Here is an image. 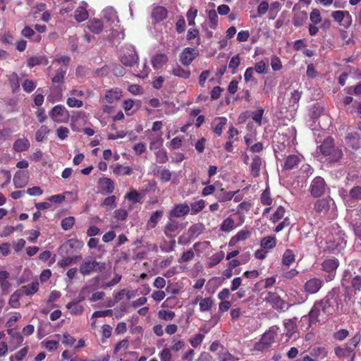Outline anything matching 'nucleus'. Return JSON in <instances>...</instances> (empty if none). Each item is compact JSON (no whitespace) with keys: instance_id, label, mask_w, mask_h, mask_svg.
Instances as JSON below:
<instances>
[{"instance_id":"57","label":"nucleus","mask_w":361,"mask_h":361,"mask_svg":"<svg viewBox=\"0 0 361 361\" xmlns=\"http://www.w3.org/2000/svg\"><path fill=\"white\" fill-rule=\"evenodd\" d=\"M101 206L108 207L111 209L116 207V197L114 195L108 196L101 204Z\"/></svg>"},{"instance_id":"21","label":"nucleus","mask_w":361,"mask_h":361,"mask_svg":"<svg viewBox=\"0 0 361 361\" xmlns=\"http://www.w3.org/2000/svg\"><path fill=\"white\" fill-rule=\"evenodd\" d=\"M122 97V91L119 88H112L105 92L104 102L108 104H113L118 101Z\"/></svg>"},{"instance_id":"10","label":"nucleus","mask_w":361,"mask_h":361,"mask_svg":"<svg viewBox=\"0 0 361 361\" xmlns=\"http://www.w3.org/2000/svg\"><path fill=\"white\" fill-rule=\"evenodd\" d=\"M339 266V262L336 258L325 259L322 264V269L329 274L326 276V281H331L336 275V271Z\"/></svg>"},{"instance_id":"60","label":"nucleus","mask_w":361,"mask_h":361,"mask_svg":"<svg viewBox=\"0 0 361 361\" xmlns=\"http://www.w3.org/2000/svg\"><path fill=\"white\" fill-rule=\"evenodd\" d=\"M285 215V209L282 206H279L275 212L272 214L271 220L273 223H276L281 220Z\"/></svg>"},{"instance_id":"48","label":"nucleus","mask_w":361,"mask_h":361,"mask_svg":"<svg viewBox=\"0 0 361 361\" xmlns=\"http://www.w3.org/2000/svg\"><path fill=\"white\" fill-rule=\"evenodd\" d=\"M111 168L113 169L114 173L118 176L128 175L131 173V169L128 166L116 164L112 166Z\"/></svg>"},{"instance_id":"17","label":"nucleus","mask_w":361,"mask_h":361,"mask_svg":"<svg viewBox=\"0 0 361 361\" xmlns=\"http://www.w3.org/2000/svg\"><path fill=\"white\" fill-rule=\"evenodd\" d=\"M335 354L337 357L349 358L350 361H354L355 353L354 348H351L350 345H346L345 348L336 347L334 348Z\"/></svg>"},{"instance_id":"31","label":"nucleus","mask_w":361,"mask_h":361,"mask_svg":"<svg viewBox=\"0 0 361 361\" xmlns=\"http://www.w3.org/2000/svg\"><path fill=\"white\" fill-rule=\"evenodd\" d=\"M172 74L181 78L188 79L190 77L191 73L188 68H183L176 64L172 68Z\"/></svg>"},{"instance_id":"16","label":"nucleus","mask_w":361,"mask_h":361,"mask_svg":"<svg viewBox=\"0 0 361 361\" xmlns=\"http://www.w3.org/2000/svg\"><path fill=\"white\" fill-rule=\"evenodd\" d=\"M190 212V206L187 204H178L169 213V218H180L188 215Z\"/></svg>"},{"instance_id":"42","label":"nucleus","mask_w":361,"mask_h":361,"mask_svg":"<svg viewBox=\"0 0 361 361\" xmlns=\"http://www.w3.org/2000/svg\"><path fill=\"white\" fill-rule=\"evenodd\" d=\"M50 130L46 125H42L35 133V140L37 142H42L49 133Z\"/></svg>"},{"instance_id":"51","label":"nucleus","mask_w":361,"mask_h":361,"mask_svg":"<svg viewBox=\"0 0 361 361\" xmlns=\"http://www.w3.org/2000/svg\"><path fill=\"white\" fill-rule=\"evenodd\" d=\"M176 246V240L172 238L169 241L164 240L160 244V249L164 252H170L174 250Z\"/></svg>"},{"instance_id":"32","label":"nucleus","mask_w":361,"mask_h":361,"mask_svg":"<svg viewBox=\"0 0 361 361\" xmlns=\"http://www.w3.org/2000/svg\"><path fill=\"white\" fill-rule=\"evenodd\" d=\"M30 146V142L27 138H20L13 143V148L16 152H21L26 151Z\"/></svg>"},{"instance_id":"36","label":"nucleus","mask_w":361,"mask_h":361,"mask_svg":"<svg viewBox=\"0 0 361 361\" xmlns=\"http://www.w3.org/2000/svg\"><path fill=\"white\" fill-rule=\"evenodd\" d=\"M20 290H21L22 294L24 293L26 295H32L38 291L39 283L37 281L32 282L22 286Z\"/></svg>"},{"instance_id":"12","label":"nucleus","mask_w":361,"mask_h":361,"mask_svg":"<svg viewBox=\"0 0 361 361\" xmlns=\"http://www.w3.org/2000/svg\"><path fill=\"white\" fill-rule=\"evenodd\" d=\"M323 283V281L319 278H311L305 283L304 291L308 294L317 293L322 287Z\"/></svg>"},{"instance_id":"44","label":"nucleus","mask_w":361,"mask_h":361,"mask_svg":"<svg viewBox=\"0 0 361 361\" xmlns=\"http://www.w3.org/2000/svg\"><path fill=\"white\" fill-rule=\"evenodd\" d=\"M22 295L20 290H16L10 297L8 304L12 308H18L20 307V298Z\"/></svg>"},{"instance_id":"53","label":"nucleus","mask_w":361,"mask_h":361,"mask_svg":"<svg viewBox=\"0 0 361 361\" xmlns=\"http://www.w3.org/2000/svg\"><path fill=\"white\" fill-rule=\"evenodd\" d=\"M207 15L209 21V27L212 29H216L219 22L216 11L215 10H209Z\"/></svg>"},{"instance_id":"19","label":"nucleus","mask_w":361,"mask_h":361,"mask_svg":"<svg viewBox=\"0 0 361 361\" xmlns=\"http://www.w3.org/2000/svg\"><path fill=\"white\" fill-rule=\"evenodd\" d=\"M168 16L167 9L162 6H157L153 8L151 17L154 23H159L165 20Z\"/></svg>"},{"instance_id":"37","label":"nucleus","mask_w":361,"mask_h":361,"mask_svg":"<svg viewBox=\"0 0 361 361\" xmlns=\"http://www.w3.org/2000/svg\"><path fill=\"white\" fill-rule=\"evenodd\" d=\"M307 19V13L305 11H300L293 16V23L295 27H298L302 26Z\"/></svg>"},{"instance_id":"4","label":"nucleus","mask_w":361,"mask_h":361,"mask_svg":"<svg viewBox=\"0 0 361 361\" xmlns=\"http://www.w3.org/2000/svg\"><path fill=\"white\" fill-rule=\"evenodd\" d=\"M320 153L324 156H332V158H342L343 156L342 149L336 147L332 137L326 138L319 147Z\"/></svg>"},{"instance_id":"35","label":"nucleus","mask_w":361,"mask_h":361,"mask_svg":"<svg viewBox=\"0 0 361 361\" xmlns=\"http://www.w3.org/2000/svg\"><path fill=\"white\" fill-rule=\"evenodd\" d=\"M103 27L102 21L99 19H92L87 23V27L94 34L100 33L103 30Z\"/></svg>"},{"instance_id":"3","label":"nucleus","mask_w":361,"mask_h":361,"mask_svg":"<svg viewBox=\"0 0 361 361\" xmlns=\"http://www.w3.org/2000/svg\"><path fill=\"white\" fill-rule=\"evenodd\" d=\"M105 263L97 261L92 257L85 258L81 263L79 271L83 276H90L92 273H100L105 269Z\"/></svg>"},{"instance_id":"54","label":"nucleus","mask_w":361,"mask_h":361,"mask_svg":"<svg viewBox=\"0 0 361 361\" xmlns=\"http://www.w3.org/2000/svg\"><path fill=\"white\" fill-rule=\"evenodd\" d=\"M9 84L13 92H17L20 89L19 78L17 73H13L9 78Z\"/></svg>"},{"instance_id":"8","label":"nucleus","mask_w":361,"mask_h":361,"mask_svg":"<svg viewBox=\"0 0 361 361\" xmlns=\"http://www.w3.org/2000/svg\"><path fill=\"white\" fill-rule=\"evenodd\" d=\"M275 336L276 333L272 330L265 332L261 339L255 343V350L262 352L267 350L274 342Z\"/></svg>"},{"instance_id":"11","label":"nucleus","mask_w":361,"mask_h":361,"mask_svg":"<svg viewBox=\"0 0 361 361\" xmlns=\"http://www.w3.org/2000/svg\"><path fill=\"white\" fill-rule=\"evenodd\" d=\"M199 52L194 48L186 47L180 54V61L185 66H188L198 56Z\"/></svg>"},{"instance_id":"43","label":"nucleus","mask_w":361,"mask_h":361,"mask_svg":"<svg viewBox=\"0 0 361 361\" xmlns=\"http://www.w3.org/2000/svg\"><path fill=\"white\" fill-rule=\"evenodd\" d=\"M295 259V255L291 250H286L282 256V263L286 267H289Z\"/></svg>"},{"instance_id":"49","label":"nucleus","mask_w":361,"mask_h":361,"mask_svg":"<svg viewBox=\"0 0 361 361\" xmlns=\"http://www.w3.org/2000/svg\"><path fill=\"white\" fill-rule=\"evenodd\" d=\"M124 197L126 200H128L133 203H137L140 202L142 196L137 190H131L130 192L125 195Z\"/></svg>"},{"instance_id":"39","label":"nucleus","mask_w":361,"mask_h":361,"mask_svg":"<svg viewBox=\"0 0 361 361\" xmlns=\"http://www.w3.org/2000/svg\"><path fill=\"white\" fill-rule=\"evenodd\" d=\"M88 16L89 13L87 9L83 6H79L75 11L74 17L78 23H81L86 20L88 18Z\"/></svg>"},{"instance_id":"62","label":"nucleus","mask_w":361,"mask_h":361,"mask_svg":"<svg viewBox=\"0 0 361 361\" xmlns=\"http://www.w3.org/2000/svg\"><path fill=\"white\" fill-rule=\"evenodd\" d=\"M310 19L314 24H319L322 22V16L319 9L314 8L310 14Z\"/></svg>"},{"instance_id":"47","label":"nucleus","mask_w":361,"mask_h":361,"mask_svg":"<svg viewBox=\"0 0 361 361\" xmlns=\"http://www.w3.org/2000/svg\"><path fill=\"white\" fill-rule=\"evenodd\" d=\"M276 245V239L275 237L267 236L262 239L261 246L265 249H272Z\"/></svg>"},{"instance_id":"1","label":"nucleus","mask_w":361,"mask_h":361,"mask_svg":"<svg viewBox=\"0 0 361 361\" xmlns=\"http://www.w3.org/2000/svg\"><path fill=\"white\" fill-rule=\"evenodd\" d=\"M339 299L334 295H328L322 300L316 302L308 315L303 316L302 321H308L309 326L312 327L317 323L325 322L329 315L340 310Z\"/></svg>"},{"instance_id":"52","label":"nucleus","mask_w":361,"mask_h":361,"mask_svg":"<svg viewBox=\"0 0 361 361\" xmlns=\"http://www.w3.org/2000/svg\"><path fill=\"white\" fill-rule=\"evenodd\" d=\"M204 338V334L198 333L192 336L189 339V343L193 348L199 347Z\"/></svg>"},{"instance_id":"7","label":"nucleus","mask_w":361,"mask_h":361,"mask_svg":"<svg viewBox=\"0 0 361 361\" xmlns=\"http://www.w3.org/2000/svg\"><path fill=\"white\" fill-rule=\"evenodd\" d=\"M49 115L54 122L58 123H67L69 119L68 111L61 104L54 106Z\"/></svg>"},{"instance_id":"18","label":"nucleus","mask_w":361,"mask_h":361,"mask_svg":"<svg viewBox=\"0 0 361 361\" xmlns=\"http://www.w3.org/2000/svg\"><path fill=\"white\" fill-rule=\"evenodd\" d=\"M98 187L99 191L103 195H109L114 190V183L109 178H102L99 180Z\"/></svg>"},{"instance_id":"40","label":"nucleus","mask_w":361,"mask_h":361,"mask_svg":"<svg viewBox=\"0 0 361 361\" xmlns=\"http://www.w3.org/2000/svg\"><path fill=\"white\" fill-rule=\"evenodd\" d=\"M66 308L68 309L72 314L78 315L81 314L84 311L82 305L79 304V301L71 302L66 305Z\"/></svg>"},{"instance_id":"64","label":"nucleus","mask_w":361,"mask_h":361,"mask_svg":"<svg viewBox=\"0 0 361 361\" xmlns=\"http://www.w3.org/2000/svg\"><path fill=\"white\" fill-rule=\"evenodd\" d=\"M219 359L220 361H235L237 360L226 350H222V352L219 355Z\"/></svg>"},{"instance_id":"45","label":"nucleus","mask_w":361,"mask_h":361,"mask_svg":"<svg viewBox=\"0 0 361 361\" xmlns=\"http://www.w3.org/2000/svg\"><path fill=\"white\" fill-rule=\"evenodd\" d=\"M250 235V232L247 230H241L239 232L237 233V234L233 236L231 240L230 244L231 245H235L236 243L245 240L247 239Z\"/></svg>"},{"instance_id":"13","label":"nucleus","mask_w":361,"mask_h":361,"mask_svg":"<svg viewBox=\"0 0 361 361\" xmlns=\"http://www.w3.org/2000/svg\"><path fill=\"white\" fill-rule=\"evenodd\" d=\"M334 20L345 27H349L352 23V17L347 11H335L331 13Z\"/></svg>"},{"instance_id":"56","label":"nucleus","mask_w":361,"mask_h":361,"mask_svg":"<svg viewBox=\"0 0 361 361\" xmlns=\"http://www.w3.org/2000/svg\"><path fill=\"white\" fill-rule=\"evenodd\" d=\"M353 97L351 96H345L343 99V105L345 107V110L348 114H353L355 112V106H350V104L353 102Z\"/></svg>"},{"instance_id":"29","label":"nucleus","mask_w":361,"mask_h":361,"mask_svg":"<svg viewBox=\"0 0 361 361\" xmlns=\"http://www.w3.org/2000/svg\"><path fill=\"white\" fill-rule=\"evenodd\" d=\"M205 230V226L202 223H197L192 225L188 231L190 238H195L200 235Z\"/></svg>"},{"instance_id":"61","label":"nucleus","mask_w":361,"mask_h":361,"mask_svg":"<svg viewBox=\"0 0 361 361\" xmlns=\"http://www.w3.org/2000/svg\"><path fill=\"white\" fill-rule=\"evenodd\" d=\"M75 218L73 216H68L61 221V227L64 231L70 230L75 224Z\"/></svg>"},{"instance_id":"20","label":"nucleus","mask_w":361,"mask_h":361,"mask_svg":"<svg viewBox=\"0 0 361 361\" xmlns=\"http://www.w3.org/2000/svg\"><path fill=\"white\" fill-rule=\"evenodd\" d=\"M7 334L11 336L10 345L12 347L11 350L17 349L23 343V336L18 331L12 329L7 330Z\"/></svg>"},{"instance_id":"46","label":"nucleus","mask_w":361,"mask_h":361,"mask_svg":"<svg viewBox=\"0 0 361 361\" xmlns=\"http://www.w3.org/2000/svg\"><path fill=\"white\" fill-rule=\"evenodd\" d=\"M205 204L206 202L202 199L192 202L190 206L191 208V214L195 215L201 212L204 208Z\"/></svg>"},{"instance_id":"50","label":"nucleus","mask_w":361,"mask_h":361,"mask_svg":"<svg viewBox=\"0 0 361 361\" xmlns=\"http://www.w3.org/2000/svg\"><path fill=\"white\" fill-rule=\"evenodd\" d=\"M221 230L224 232H229L235 228L234 220L231 217L225 219L221 224Z\"/></svg>"},{"instance_id":"6","label":"nucleus","mask_w":361,"mask_h":361,"mask_svg":"<svg viewBox=\"0 0 361 361\" xmlns=\"http://www.w3.org/2000/svg\"><path fill=\"white\" fill-rule=\"evenodd\" d=\"M139 56L133 47H127L120 55V61L126 67H135L137 63Z\"/></svg>"},{"instance_id":"41","label":"nucleus","mask_w":361,"mask_h":361,"mask_svg":"<svg viewBox=\"0 0 361 361\" xmlns=\"http://www.w3.org/2000/svg\"><path fill=\"white\" fill-rule=\"evenodd\" d=\"M196 300H200V310L202 312L209 311L213 305V301L211 298H200L197 296Z\"/></svg>"},{"instance_id":"58","label":"nucleus","mask_w":361,"mask_h":361,"mask_svg":"<svg viewBox=\"0 0 361 361\" xmlns=\"http://www.w3.org/2000/svg\"><path fill=\"white\" fill-rule=\"evenodd\" d=\"M185 347V343L183 341L178 339L176 338H173L171 341V345L170 347V351L173 350L174 352H178L180 350L183 349Z\"/></svg>"},{"instance_id":"38","label":"nucleus","mask_w":361,"mask_h":361,"mask_svg":"<svg viewBox=\"0 0 361 361\" xmlns=\"http://www.w3.org/2000/svg\"><path fill=\"white\" fill-rule=\"evenodd\" d=\"M10 274L7 271L0 270V287L3 291H6L11 287V284L8 281Z\"/></svg>"},{"instance_id":"9","label":"nucleus","mask_w":361,"mask_h":361,"mask_svg":"<svg viewBox=\"0 0 361 361\" xmlns=\"http://www.w3.org/2000/svg\"><path fill=\"white\" fill-rule=\"evenodd\" d=\"M326 189V184L323 178L317 176L314 178L310 187L311 195L314 197H318L323 195Z\"/></svg>"},{"instance_id":"63","label":"nucleus","mask_w":361,"mask_h":361,"mask_svg":"<svg viewBox=\"0 0 361 361\" xmlns=\"http://www.w3.org/2000/svg\"><path fill=\"white\" fill-rule=\"evenodd\" d=\"M160 361H173L169 348H165L159 353Z\"/></svg>"},{"instance_id":"14","label":"nucleus","mask_w":361,"mask_h":361,"mask_svg":"<svg viewBox=\"0 0 361 361\" xmlns=\"http://www.w3.org/2000/svg\"><path fill=\"white\" fill-rule=\"evenodd\" d=\"M265 300L271 304L272 307L276 310H283L286 306L285 302L275 292L269 291L265 298Z\"/></svg>"},{"instance_id":"28","label":"nucleus","mask_w":361,"mask_h":361,"mask_svg":"<svg viewBox=\"0 0 361 361\" xmlns=\"http://www.w3.org/2000/svg\"><path fill=\"white\" fill-rule=\"evenodd\" d=\"M13 183L16 188H22L25 187L27 183V176L22 171H18L13 177Z\"/></svg>"},{"instance_id":"2","label":"nucleus","mask_w":361,"mask_h":361,"mask_svg":"<svg viewBox=\"0 0 361 361\" xmlns=\"http://www.w3.org/2000/svg\"><path fill=\"white\" fill-rule=\"evenodd\" d=\"M70 61L71 58L67 56H60L52 61L49 66V75L55 86L59 87L63 83Z\"/></svg>"},{"instance_id":"27","label":"nucleus","mask_w":361,"mask_h":361,"mask_svg":"<svg viewBox=\"0 0 361 361\" xmlns=\"http://www.w3.org/2000/svg\"><path fill=\"white\" fill-rule=\"evenodd\" d=\"M168 61V56L164 54H157L152 59V64L154 69H159Z\"/></svg>"},{"instance_id":"24","label":"nucleus","mask_w":361,"mask_h":361,"mask_svg":"<svg viewBox=\"0 0 361 361\" xmlns=\"http://www.w3.org/2000/svg\"><path fill=\"white\" fill-rule=\"evenodd\" d=\"M63 258L59 260L57 263L58 266L61 268H65L68 266L72 265L73 264H75L77 262L82 259V255H68L63 257Z\"/></svg>"},{"instance_id":"33","label":"nucleus","mask_w":361,"mask_h":361,"mask_svg":"<svg viewBox=\"0 0 361 361\" xmlns=\"http://www.w3.org/2000/svg\"><path fill=\"white\" fill-rule=\"evenodd\" d=\"M164 212L162 210H157L150 216L149 219L148 220L147 223V226L148 228H154L157 225L159 220L163 216Z\"/></svg>"},{"instance_id":"26","label":"nucleus","mask_w":361,"mask_h":361,"mask_svg":"<svg viewBox=\"0 0 361 361\" xmlns=\"http://www.w3.org/2000/svg\"><path fill=\"white\" fill-rule=\"evenodd\" d=\"M236 192L237 191H226L224 188H221L217 191L216 197L219 202H225L231 200Z\"/></svg>"},{"instance_id":"55","label":"nucleus","mask_w":361,"mask_h":361,"mask_svg":"<svg viewBox=\"0 0 361 361\" xmlns=\"http://www.w3.org/2000/svg\"><path fill=\"white\" fill-rule=\"evenodd\" d=\"M28 347H24L9 358L10 361H21L27 354Z\"/></svg>"},{"instance_id":"22","label":"nucleus","mask_w":361,"mask_h":361,"mask_svg":"<svg viewBox=\"0 0 361 361\" xmlns=\"http://www.w3.org/2000/svg\"><path fill=\"white\" fill-rule=\"evenodd\" d=\"M331 200L320 199L314 204V209L319 214H326L330 209Z\"/></svg>"},{"instance_id":"5","label":"nucleus","mask_w":361,"mask_h":361,"mask_svg":"<svg viewBox=\"0 0 361 361\" xmlns=\"http://www.w3.org/2000/svg\"><path fill=\"white\" fill-rule=\"evenodd\" d=\"M82 241L76 238H72L63 243L59 248V254L62 256L73 255L75 252L79 251L83 247Z\"/></svg>"},{"instance_id":"34","label":"nucleus","mask_w":361,"mask_h":361,"mask_svg":"<svg viewBox=\"0 0 361 361\" xmlns=\"http://www.w3.org/2000/svg\"><path fill=\"white\" fill-rule=\"evenodd\" d=\"M135 65H136L135 67H134V68H133V75L137 77H139L140 78H145L147 77V75L150 71V68L147 65V62L145 61L142 64V68H140L139 67L138 63Z\"/></svg>"},{"instance_id":"15","label":"nucleus","mask_w":361,"mask_h":361,"mask_svg":"<svg viewBox=\"0 0 361 361\" xmlns=\"http://www.w3.org/2000/svg\"><path fill=\"white\" fill-rule=\"evenodd\" d=\"M347 147L352 150H357L361 146L360 136L357 132H348L345 137Z\"/></svg>"},{"instance_id":"23","label":"nucleus","mask_w":361,"mask_h":361,"mask_svg":"<svg viewBox=\"0 0 361 361\" xmlns=\"http://www.w3.org/2000/svg\"><path fill=\"white\" fill-rule=\"evenodd\" d=\"M179 223L172 218H169V221L164 226V233L166 236L173 238L174 235L173 233L176 231L179 228Z\"/></svg>"},{"instance_id":"30","label":"nucleus","mask_w":361,"mask_h":361,"mask_svg":"<svg viewBox=\"0 0 361 361\" xmlns=\"http://www.w3.org/2000/svg\"><path fill=\"white\" fill-rule=\"evenodd\" d=\"M27 64L30 68L39 65H47L48 59L45 56H34L28 59Z\"/></svg>"},{"instance_id":"59","label":"nucleus","mask_w":361,"mask_h":361,"mask_svg":"<svg viewBox=\"0 0 361 361\" xmlns=\"http://www.w3.org/2000/svg\"><path fill=\"white\" fill-rule=\"evenodd\" d=\"M346 94H353L357 97H361V83H357L355 86H350L344 89Z\"/></svg>"},{"instance_id":"25","label":"nucleus","mask_w":361,"mask_h":361,"mask_svg":"<svg viewBox=\"0 0 361 361\" xmlns=\"http://www.w3.org/2000/svg\"><path fill=\"white\" fill-rule=\"evenodd\" d=\"M227 118L225 117H217L214 119V122L212 123L213 127L214 133L220 136L222 133V130L224 126L226 125Z\"/></svg>"}]
</instances>
